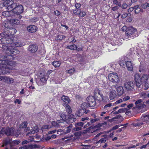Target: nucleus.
I'll return each instance as SVG.
<instances>
[{"label":"nucleus","instance_id":"72a5a7b5","mask_svg":"<svg viewBox=\"0 0 149 149\" xmlns=\"http://www.w3.org/2000/svg\"><path fill=\"white\" fill-rule=\"evenodd\" d=\"M25 44L24 43H22L21 42H13L12 44V45H14L16 47H20L24 45Z\"/></svg>","mask_w":149,"mask_h":149},{"label":"nucleus","instance_id":"a18cd8bd","mask_svg":"<svg viewBox=\"0 0 149 149\" xmlns=\"http://www.w3.org/2000/svg\"><path fill=\"white\" fill-rule=\"evenodd\" d=\"M84 123H83L82 122H79L76 123L75 124V126H78L79 127H81L82 128L84 124Z\"/></svg>","mask_w":149,"mask_h":149},{"label":"nucleus","instance_id":"774afa93","mask_svg":"<svg viewBox=\"0 0 149 149\" xmlns=\"http://www.w3.org/2000/svg\"><path fill=\"white\" fill-rule=\"evenodd\" d=\"M149 7V4L148 5V3H145L143 5V7L144 8H147V7Z\"/></svg>","mask_w":149,"mask_h":149},{"label":"nucleus","instance_id":"e433bc0d","mask_svg":"<svg viewBox=\"0 0 149 149\" xmlns=\"http://www.w3.org/2000/svg\"><path fill=\"white\" fill-rule=\"evenodd\" d=\"M27 123L26 121H24L20 125L19 127L20 128H25V129H27Z\"/></svg>","mask_w":149,"mask_h":149},{"label":"nucleus","instance_id":"79ce46f5","mask_svg":"<svg viewBox=\"0 0 149 149\" xmlns=\"http://www.w3.org/2000/svg\"><path fill=\"white\" fill-rule=\"evenodd\" d=\"M96 143L101 144L102 143H105L106 142V140L105 138H103L100 139L99 141H96Z\"/></svg>","mask_w":149,"mask_h":149},{"label":"nucleus","instance_id":"cd10ccee","mask_svg":"<svg viewBox=\"0 0 149 149\" xmlns=\"http://www.w3.org/2000/svg\"><path fill=\"white\" fill-rule=\"evenodd\" d=\"M7 30L8 31L10 36H12L15 34L17 32L16 30L12 28H7Z\"/></svg>","mask_w":149,"mask_h":149},{"label":"nucleus","instance_id":"7c9ffc66","mask_svg":"<svg viewBox=\"0 0 149 149\" xmlns=\"http://www.w3.org/2000/svg\"><path fill=\"white\" fill-rule=\"evenodd\" d=\"M3 44L2 46V48L4 50L6 51H9L10 52V50H11L12 48H13V47L11 46Z\"/></svg>","mask_w":149,"mask_h":149},{"label":"nucleus","instance_id":"ddd939ff","mask_svg":"<svg viewBox=\"0 0 149 149\" xmlns=\"http://www.w3.org/2000/svg\"><path fill=\"white\" fill-rule=\"evenodd\" d=\"M21 13L14 14L13 15L15 16H16V17L17 18L13 19H10V23L13 24H18L20 23V20L22 18V16L20 14Z\"/></svg>","mask_w":149,"mask_h":149},{"label":"nucleus","instance_id":"864d4df0","mask_svg":"<svg viewBox=\"0 0 149 149\" xmlns=\"http://www.w3.org/2000/svg\"><path fill=\"white\" fill-rule=\"evenodd\" d=\"M120 7H118V6H116L112 7L111 8V10H112L113 11H115L119 9V8Z\"/></svg>","mask_w":149,"mask_h":149},{"label":"nucleus","instance_id":"4c0bfd02","mask_svg":"<svg viewBox=\"0 0 149 149\" xmlns=\"http://www.w3.org/2000/svg\"><path fill=\"white\" fill-rule=\"evenodd\" d=\"M134 13L135 14H138L141 10L140 8L139 7L138 5H136L134 6Z\"/></svg>","mask_w":149,"mask_h":149},{"label":"nucleus","instance_id":"f8f14e48","mask_svg":"<svg viewBox=\"0 0 149 149\" xmlns=\"http://www.w3.org/2000/svg\"><path fill=\"white\" fill-rule=\"evenodd\" d=\"M135 84L133 82L130 81L125 82L124 85V88L127 91H132L134 89Z\"/></svg>","mask_w":149,"mask_h":149},{"label":"nucleus","instance_id":"6e6552de","mask_svg":"<svg viewBox=\"0 0 149 149\" xmlns=\"http://www.w3.org/2000/svg\"><path fill=\"white\" fill-rule=\"evenodd\" d=\"M144 84L146 89L149 88V75L144 74L141 78V84Z\"/></svg>","mask_w":149,"mask_h":149},{"label":"nucleus","instance_id":"9d476101","mask_svg":"<svg viewBox=\"0 0 149 149\" xmlns=\"http://www.w3.org/2000/svg\"><path fill=\"white\" fill-rule=\"evenodd\" d=\"M64 122V121L62 119H60L57 120L56 121H52L51 124L52 126L53 127L57 128L61 127V128H63L65 127Z\"/></svg>","mask_w":149,"mask_h":149},{"label":"nucleus","instance_id":"412c9836","mask_svg":"<svg viewBox=\"0 0 149 149\" xmlns=\"http://www.w3.org/2000/svg\"><path fill=\"white\" fill-rule=\"evenodd\" d=\"M142 102V101L141 99H139L136 101L135 103L136 105V107L139 109L144 107V105L141 103Z\"/></svg>","mask_w":149,"mask_h":149},{"label":"nucleus","instance_id":"bf43d9fd","mask_svg":"<svg viewBox=\"0 0 149 149\" xmlns=\"http://www.w3.org/2000/svg\"><path fill=\"white\" fill-rule=\"evenodd\" d=\"M54 14L55 15L58 16L61 14L60 12L58 10H56L54 12Z\"/></svg>","mask_w":149,"mask_h":149},{"label":"nucleus","instance_id":"09e8293b","mask_svg":"<svg viewBox=\"0 0 149 149\" xmlns=\"http://www.w3.org/2000/svg\"><path fill=\"white\" fill-rule=\"evenodd\" d=\"M99 91H100V90L97 88H96L95 89L94 91V94L95 97L97 96V93L98 92H99Z\"/></svg>","mask_w":149,"mask_h":149},{"label":"nucleus","instance_id":"aec40b11","mask_svg":"<svg viewBox=\"0 0 149 149\" xmlns=\"http://www.w3.org/2000/svg\"><path fill=\"white\" fill-rule=\"evenodd\" d=\"M14 134V128L8 127L6 128V135L7 136H13Z\"/></svg>","mask_w":149,"mask_h":149},{"label":"nucleus","instance_id":"2f4dec72","mask_svg":"<svg viewBox=\"0 0 149 149\" xmlns=\"http://www.w3.org/2000/svg\"><path fill=\"white\" fill-rule=\"evenodd\" d=\"M73 127V125L71 124H70L69 126L65 127L64 130V132L65 134L69 133Z\"/></svg>","mask_w":149,"mask_h":149},{"label":"nucleus","instance_id":"0eeeda50","mask_svg":"<svg viewBox=\"0 0 149 149\" xmlns=\"http://www.w3.org/2000/svg\"><path fill=\"white\" fill-rule=\"evenodd\" d=\"M34 126L31 125L27 127V129L25 130L26 132L28 131L26 135H28L29 134H32L38 132L39 131V129L38 126L35 125Z\"/></svg>","mask_w":149,"mask_h":149},{"label":"nucleus","instance_id":"393cba45","mask_svg":"<svg viewBox=\"0 0 149 149\" xmlns=\"http://www.w3.org/2000/svg\"><path fill=\"white\" fill-rule=\"evenodd\" d=\"M0 35L3 38L9 37L10 36L8 31L7 30V28L3 32L1 33Z\"/></svg>","mask_w":149,"mask_h":149},{"label":"nucleus","instance_id":"58836bf2","mask_svg":"<svg viewBox=\"0 0 149 149\" xmlns=\"http://www.w3.org/2000/svg\"><path fill=\"white\" fill-rule=\"evenodd\" d=\"M67 48L71 50H74L77 49V46L75 45H71L68 46Z\"/></svg>","mask_w":149,"mask_h":149},{"label":"nucleus","instance_id":"6ab92c4d","mask_svg":"<svg viewBox=\"0 0 149 149\" xmlns=\"http://www.w3.org/2000/svg\"><path fill=\"white\" fill-rule=\"evenodd\" d=\"M38 29V27L36 26L33 25H31L28 26L27 28V31L31 33L35 32Z\"/></svg>","mask_w":149,"mask_h":149},{"label":"nucleus","instance_id":"4d7b16f0","mask_svg":"<svg viewBox=\"0 0 149 149\" xmlns=\"http://www.w3.org/2000/svg\"><path fill=\"white\" fill-rule=\"evenodd\" d=\"M92 124L91 121H90L89 122L87 123V124H86L84 126V128H86L88 127V126L91 125Z\"/></svg>","mask_w":149,"mask_h":149},{"label":"nucleus","instance_id":"c756f323","mask_svg":"<svg viewBox=\"0 0 149 149\" xmlns=\"http://www.w3.org/2000/svg\"><path fill=\"white\" fill-rule=\"evenodd\" d=\"M95 97H96L97 100H98L99 101H103L104 102H107V101L109 100V99L107 97H105L104 98L103 95L102 96L101 98H102V99L100 98L101 96H97Z\"/></svg>","mask_w":149,"mask_h":149},{"label":"nucleus","instance_id":"7ed1b4c3","mask_svg":"<svg viewBox=\"0 0 149 149\" xmlns=\"http://www.w3.org/2000/svg\"><path fill=\"white\" fill-rule=\"evenodd\" d=\"M81 4L79 3H76L75 4V9L71 10V12H73L74 14L78 16L79 17H83L85 16L86 13L85 11L82 10L80 8Z\"/></svg>","mask_w":149,"mask_h":149},{"label":"nucleus","instance_id":"de8ad7c7","mask_svg":"<svg viewBox=\"0 0 149 149\" xmlns=\"http://www.w3.org/2000/svg\"><path fill=\"white\" fill-rule=\"evenodd\" d=\"M75 71V69L74 68H72L71 69L67 71V72L72 75Z\"/></svg>","mask_w":149,"mask_h":149},{"label":"nucleus","instance_id":"603ef678","mask_svg":"<svg viewBox=\"0 0 149 149\" xmlns=\"http://www.w3.org/2000/svg\"><path fill=\"white\" fill-rule=\"evenodd\" d=\"M146 147H149V141L146 144L141 146L140 147V148H145Z\"/></svg>","mask_w":149,"mask_h":149},{"label":"nucleus","instance_id":"338daca9","mask_svg":"<svg viewBox=\"0 0 149 149\" xmlns=\"http://www.w3.org/2000/svg\"><path fill=\"white\" fill-rule=\"evenodd\" d=\"M14 102L15 103H18V104H20L21 103V101L20 100L16 99L14 101Z\"/></svg>","mask_w":149,"mask_h":149},{"label":"nucleus","instance_id":"c03bdc74","mask_svg":"<svg viewBox=\"0 0 149 149\" xmlns=\"http://www.w3.org/2000/svg\"><path fill=\"white\" fill-rule=\"evenodd\" d=\"M4 134H6V129L3 127L2 128L1 130L0 131V136L1 135L3 136Z\"/></svg>","mask_w":149,"mask_h":149},{"label":"nucleus","instance_id":"dca6fc26","mask_svg":"<svg viewBox=\"0 0 149 149\" xmlns=\"http://www.w3.org/2000/svg\"><path fill=\"white\" fill-rule=\"evenodd\" d=\"M0 81H2L7 84H11L13 82L14 79L12 78H10L6 76L0 77Z\"/></svg>","mask_w":149,"mask_h":149},{"label":"nucleus","instance_id":"2eb2a0df","mask_svg":"<svg viewBox=\"0 0 149 149\" xmlns=\"http://www.w3.org/2000/svg\"><path fill=\"white\" fill-rule=\"evenodd\" d=\"M1 43L3 44L9 45H12L13 41L12 38H3L1 39Z\"/></svg>","mask_w":149,"mask_h":149},{"label":"nucleus","instance_id":"f257e3e1","mask_svg":"<svg viewBox=\"0 0 149 149\" xmlns=\"http://www.w3.org/2000/svg\"><path fill=\"white\" fill-rule=\"evenodd\" d=\"M121 30L125 32V35L128 38L136 37V34L137 33V29L132 26L127 27L126 26H123Z\"/></svg>","mask_w":149,"mask_h":149},{"label":"nucleus","instance_id":"680f3d73","mask_svg":"<svg viewBox=\"0 0 149 149\" xmlns=\"http://www.w3.org/2000/svg\"><path fill=\"white\" fill-rule=\"evenodd\" d=\"M43 129H48L49 128V125H43L42 127Z\"/></svg>","mask_w":149,"mask_h":149},{"label":"nucleus","instance_id":"1a4fd4ad","mask_svg":"<svg viewBox=\"0 0 149 149\" xmlns=\"http://www.w3.org/2000/svg\"><path fill=\"white\" fill-rule=\"evenodd\" d=\"M109 79L113 83H118L119 81V79L116 73H112L109 74Z\"/></svg>","mask_w":149,"mask_h":149},{"label":"nucleus","instance_id":"4be33fe9","mask_svg":"<svg viewBox=\"0 0 149 149\" xmlns=\"http://www.w3.org/2000/svg\"><path fill=\"white\" fill-rule=\"evenodd\" d=\"M116 96V92L114 90H112L109 93V98L110 100H113Z\"/></svg>","mask_w":149,"mask_h":149},{"label":"nucleus","instance_id":"f03ea898","mask_svg":"<svg viewBox=\"0 0 149 149\" xmlns=\"http://www.w3.org/2000/svg\"><path fill=\"white\" fill-rule=\"evenodd\" d=\"M9 64V61L6 56H3L0 58V67H1L0 68V75L6 73V69L8 68Z\"/></svg>","mask_w":149,"mask_h":149},{"label":"nucleus","instance_id":"13d9d810","mask_svg":"<svg viewBox=\"0 0 149 149\" xmlns=\"http://www.w3.org/2000/svg\"><path fill=\"white\" fill-rule=\"evenodd\" d=\"M99 120V118H96L91 120V122L92 124H93V123H94L96 121Z\"/></svg>","mask_w":149,"mask_h":149},{"label":"nucleus","instance_id":"20e7f679","mask_svg":"<svg viewBox=\"0 0 149 149\" xmlns=\"http://www.w3.org/2000/svg\"><path fill=\"white\" fill-rule=\"evenodd\" d=\"M8 9L10 11H12L13 14L21 13L24 10L23 7L22 5H20L17 6L15 3L8 6Z\"/></svg>","mask_w":149,"mask_h":149},{"label":"nucleus","instance_id":"8fccbe9b","mask_svg":"<svg viewBox=\"0 0 149 149\" xmlns=\"http://www.w3.org/2000/svg\"><path fill=\"white\" fill-rule=\"evenodd\" d=\"M128 6V5L127 4L125 3H123L122 5L121 4V7L123 9H126Z\"/></svg>","mask_w":149,"mask_h":149},{"label":"nucleus","instance_id":"6e6d98bb","mask_svg":"<svg viewBox=\"0 0 149 149\" xmlns=\"http://www.w3.org/2000/svg\"><path fill=\"white\" fill-rule=\"evenodd\" d=\"M89 118L88 117H86L84 118H82L81 119V121L83 122H84L86 123L88 120Z\"/></svg>","mask_w":149,"mask_h":149},{"label":"nucleus","instance_id":"3c124183","mask_svg":"<svg viewBox=\"0 0 149 149\" xmlns=\"http://www.w3.org/2000/svg\"><path fill=\"white\" fill-rule=\"evenodd\" d=\"M81 127L78 126H76V127L74 128L72 130V131H78L81 130Z\"/></svg>","mask_w":149,"mask_h":149},{"label":"nucleus","instance_id":"9b49d317","mask_svg":"<svg viewBox=\"0 0 149 149\" xmlns=\"http://www.w3.org/2000/svg\"><path fill=\"white\" fill-rule=\"evenodd\" d=\"M83 105V104L81 105V108L78 110L77 112V115L79 117L81 116L84 113L87 114L89 111V110L87 109V107Z\"/></svg>","mask_w":149,"mask_h":149},{"label":"nucleus","instance_id":"a878e982","mask_svg":"<svg viewBox=\"0 0 149 149\" xmlns=\"http://www.w3.org/2000/svg\"><path fill=\"white\" fill-rule=\"evenodd\" d=\"M76 120V119L73 116H70L66 120V123H72L75 121Z\"/></svg>","mask_w":149,"mask_h":149},{"label":"nucleus","instance_id":"5701e85b","mask_svg":"<svg viewBox=\"0 0 149 149\" xmlns=\"http://www.w3.org/2000/svg\"><path fill=\"white\" fill-rule=\"evenodd\" d=\"M61 100H62L65 103H66L68 104L71 102V100L69 98V97L65 96V95H63L61 97Z\"/></svg>","mask_w":149,"mask_h":149},{"label":"nucleus","instance_id":"473e14b6","mask_svg":"<svg viewBox=\"0 0 149 149\" xmlns=\"http://www.w3.org/2000/svg\"><path fill=\"white\" fill-rule=\"evenodd\" d=\"M66 37L65 36L59 35L55 38V40L56 41H58L62 40L64 39Z\"/></svg>","mask_w":149,"mask_h":149},{"label":"nucleus","instance_id":"423d86ee","mask_svg":"<svg viewBox=\"0 0 149 149\" xmlns=\"http://www.w3.org/2000/svg\"><path fill=\"white\" fill-rule=\"evenodd\" d=\"M87 103H84V106L87 107L88 105V106L92 107L93 108L95 106L96 102L93 96H89L87 98Z\"/></svg>","mask_w":149,"mask_h":149},{"label":"nucleus","instance_id":"f704fd0d","mask_svg":"<svg viewBox=\"0 0 149 149\" xmlns=\"http://www.w3.org/2000/svg\"><path fill=\"white\" fill-rule=\"evenodd\" d=\"M8 11H3L2 13V15L3 16L5 17H8L11 15L10 13L12 12V11H10L8 10Z\"/></svg>","mask_w":149,"mask_h":149},{"label":"nucleus","instance_id":"c85d7f7f","mask_svg":"<svg viewBox=\"0 0 149 149\" xmlns=\"http://www.w3.org/2000/svg\"><path fill=\"white\" fill-rule=\"evenodd\" d=\"M58 115L61 118V119H62L64 121V124H65V120L66 118V115L65 113L62 111L60 112L59 113Z\"/></svg>","mask_w":149,"mask_h":149},{"label":"nucleus","instance_id":"c9c22d12","mask_svg":"<svg viewBox=\"0 0 149 149\" xmlns=\"http://www.w3.org/2000/svg\"><path fill=\"white\" fill-rule=\"evenodd\" d=\"M10 52L11 53V54H13V56H15L17 54H18L19 53V51L17 49L13 48L11 49V50H10Z\"/></svg>","mask_w":149,"mask_h":149},{"label":"nucleus","instance_id":"39448f33","mask_svg":"<svg viewBox=\"0 0 149 149\" xmlns=\"http://www.w3.org/2000/svg\"><path fill=\"white\" fill-rule=\"evenodd\" d=\"M127 57H125L124 58L122 59L119 62V65L124 68L126 67L128 70L132 71L133 70V66L131 61L127 60Z\"/></svg>","mask_w":149,"mask_h":149},{"label":"nucleus","instance_id":"ea45409f","mask_svg":"<svg viewBox=\"0 0 149 149\" xmlns=\"http://www.w3.org/2000/svg\"><path fill=\"white\" fill-rule=\"evenodd\" d=\"M52 64L55 67H59L61 64L60 62L58 61H54L52 63Z\"/></svg>","mask_w":149,"mask_h":149},{"label":"nucleus","instance_id":"052dcab7","mask_svg":"<svg viewBox=\"0 0 149 149\" xmlns=\"http://www.w3.org/2000/svg\"><path fill=\"white\" fill-rule=\"evenodd\" d=\"M76 42V40L75 39L74 37H73L72 38L71 41L70 42V43L73 44Z\"/></svg>","mask_w":149,"mask_h":149},{"label":"nucleus","instance_id":"5fc2aeb1","mask_svg":"<svg viewBox=\"0 0 149 149\" xmlns=\"http://www.w3.org/2000/svg\"><path fill=\"white\" fill-rule=\"evenodd\" d=\"M34 137L33 136H29L28 138V141H29V142H31L32 141H34Z\"/></svg>","mask_w":149,"mask_h":149},{"label":"nucleus","instance_id":"a211bd4d","mask_svg":"<svg viewBox=\"0 0 149 149\" xmlns=\"http://www.w3.org/2000/svg\"><path fill=\"white\" fill-rule=\"evenodd\" d=\"M141 77L139 74H136L134 75V80L136 82V86L137 87H139L141 85Z\"/></svg>","mask_w":149,"mask_h":149},{"label":"nucleus","instance_id":"69168bd1","mask_svg":"<svg viewBox=\"0 0 149 149\" xmlns=\"http://www.w3.org/2000/svg\"><path fill=\"white\" fill-rule=\"evenodd\" d=\"M130 99V97L128 96H127L123 98V100L124 101H125L129 100Z\"/></svg>","mask_w":149,"mask_h":149},{"label":"nucleus","instance_id":"37998d69","mask_svg":"<svg viewBox=\"0 0 149 149\" xmlns=\"http://www.w3.org/2000/svg\"><path fill=\"white\" fill-rule=\"evenodd\" d=\"M144 120L146 123L149 124V114L143 116Z\"/></svg>","mask_w":149,"mask_h":149},{"label":"nucleus","instance_id":"49530a36","mask_svg":"<svg viewBox=\"0 0 149 149\" xmlns=\"http://www.w3.org/2000/svg\"><path fill=\"white\" fill-rule=\"evenodd\" d=\"M81 135V134L80 132H76L73 134V135H72V136H73L74 135L75 136L76 138H77L80 136Z\"/></svg>","mask_w":149,"mask_h":149},{"label":"nucleus","instance_id":"a19ab883","mask_svg":"<svg viewBox=\"0 0 149 149\" xmlns=\"http://www.w3.org/2000/svg\"><path fill=\"white\" fill-rule=\"evenodd\" d=\"M113 3L115 4L116 6H118V7H121V2L117 0H112Z\"/></svg>","mask_w":149,"mask_h":149},{"label":"nucleus","instance_id":"bb28decb","mask_svg":"<svg viewBox=\"0 0 149 149\" xmlns=\"http://www.w3.org/2000/svg\"><path fill=\"white\" fill-rule=\"evenodd\" d=\"M117 91L119 95H123L124 93L123 88L121 86H120L117 88Z\"/></svg>","mask_w":149,"mask_h":149},{"label":"nucleus","instance_id":"4468645a","mask_svg":"<svg viewBox=\"0 0 149 149\" xmlns=\"http://www.w3.org/2000/svg\"><path fill=\"white\" fill-rule=\"evenodd\" d=\"M40 80L42 83V85L46 84L48 78V76L45 73H40L39 76Z\"/></svg>","mask_w":149,"mask_h":149},{"label":"nucleus","instance_id":"e2e57ef3","mask_svg":"<svg viewBox=\"0 0 149 149\" xmlns=\"http://www.w3.org/2000/svg\"><path fill=\"white\" fill-rule=\"evenodd\" d=\"M128 13H123L122 15H121V17L122 18H125L126 17L127 15H128Z\"/></svg>","mask_w":149,"mask_h":149},{"label":"nucleus","instance_id":"b1692460","mask_svg":"<svg viewBox=\"0 0 149 149\" xmlns=\"http://www.w3.org/2000/svg\"><path fill=\"white\" fill-rule=\"evenodd\" d=\"M63 106L65 107L66 111L69 114H71L72 112V110L70 106L66 103H63Z\"/></svg>","mask_w":149,"mask_h":149},{"label":"nucleus","instance_id":"0e129e2a","mask_svg":"<svg viewBox=\"0 0 149 149\" xmlns=\"http://www.w3.org/2000/svg\"><path fill=\"white\" fill-rule=\"evenodd\" d=\"M112 105L111 103H109L107 104L106 105H105L104 106V109H107L108 107H110Z\"/></svg>","mask_w":149,"mask_h":149},{"label":"nucleus","instance_id":"f3484780","mask_svg":"<svg viewBox=\"0 0 149 149\" xmlns=\"http://www.w3.org/2000/svg\"><path fill=\"white\" fill-rule=\"evenodd\" d=\"M29 51L31 53L36 52L38 49V47L36 44L30 45L28 48Z\"/></svg>","mask_w":149,"mask_h":149}]
</instances>
